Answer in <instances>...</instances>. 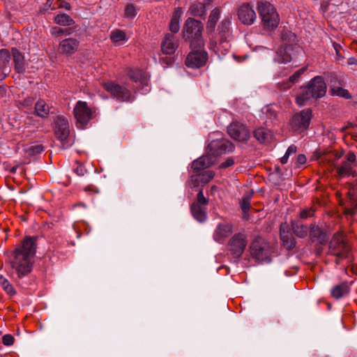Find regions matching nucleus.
I'll return each instance as SVG.
<instances>
[{
    "instance_id": "f257e3e1",
    "label": "nucleus",
    "mask_w": 357,
    "mask_h": 357,
    "mask_svg": "<svg viewBox=\"0 0 357 357\" xmlns=\"http://www.w3.org/2000/svg\"><path fill=\"white\" fill-rule=\"evenodd\" d=\"M36 252V238L26 236L17 245L10 257V275L17 282L32 271Z\"/></svg>"
},
{
    "instance_id": "f03ea898",
    "label": "nucleus",
    "mask_w": 357,
    "mask_h": 357,
    "mask_svg": "<svg viewBox=\"0 0 357 357\" xmlns=\"http://www.w3.org/2000/svg\"><path fill=\"white\" fill-rule=\"evenodd\" d=\"M326 84L321 76L312 78L306 86L301 89L296 98V103L300 106L305 105L317 98H322L326 92Z\"/></svg>"
},
{
    "instance_id": "7ed1b4c3",
    "label": "nucleus",
    "mask_w": 357,
    "mask_h": 357,
    "mask_svg": "<svg viewBox=\"0 0 357 357\" xmlns=\"http://www.w3.org/2000/svg\"><path fill=\"white\" fill-rule=\"evenodd\" d=\"M281 38L284 43V47H281L277 52L274 58L275 62L280 63H286L297 59L302 54V50L296 44V36L291 31L283 29L281 33Z\"/></svg>"
},
{
    "instance_id": "20e7f679",
    "label": "nucleus",
    "mask_w": 357,
    "mask_h": 357,
    "mask_svg": "<svg viewBox=\"0 0 357 357\" xmlns=\"http://www.w3.org/2000/svg\"><path fill=\"white\" fill-rule=\"evenodd\" d=\"M202 23L193 18H188L183 27V38L190 41L191 49L203 48L204 41L202 38Z\"/></svg>"
},
{
    "instance_id": "39448f33",
    "label": "nucleus",
    "mask_w": 357,
    "mask_h": 357,
    "mask_svg": "<svg viewBox=\"0 0 357 357\" xmlns=\"http://www.w3.org/2000/svg\"><path fill=\"white\" fill-rule=\"evenodd\" d=\"M257 10L265 30L272 31L278 27L280 23L279 15L271 3L267 1H259Z\"/></svg>"
},
{
    "instance_id": "423d86ee",
    "label": "nucleus",
    "mask_w": 357,
    "mask_h": 357,
    "mask_svg": "<svg viewBox=\"0 0 357 357\" xmlns=\"http://www.w3.org/2000/svg\"><path fill=\"white\" fill-rule=\"evenodd\" d=\"M75 118L77 120V127L84 128L88 123L93 118L95 109L82 100H79L73 109Z\"/></svg>"
},
{
    "instance_id": "0eeeda50",
    "label": "nucleus",
    "mask_w": 357,
    "mask_h": 357,
    "mask_svg": "<svg viewBox=\"0 0 357 357\" xmlns=\"http://www.w3.org/2000/svg\"><path fill=\"white\" fill-rule=\"evenodd\" d=\"M312 118V112L310 109H305L296 113L290 121L291 130L297 132L306 130L310 126Z\"/></svg>"
},
{
    "instance_id": "6e6552de",
    "label": "nucleus",
    "mask_w": 357,
    "mask_h": 357,
    "mask_svg": "<svg viewBox=\"0 0 357 357\" xmlns=\"http://www.w3.org/2000/svg\"><path fill=\"white\" fill-rule=\"evenodd\" d=\"M250 254L258 261H270V246L266 241L260 237L256 238L251 243Z\"/></svg>"
},
{
    "instance_id": "1a4fd4ad",
    "label": "nucleus",
    "mask_w": 357,
    "mask_h": 357,
    "mask_svg": "<svg viewBox=\"0 0 357 357\" xmlns=\"http://www.w3.org/2000/svg\"><path fill=\"white\" fill-rule=\"evenodd\" d=\"M329 251L331 254L340 259L347 257L349 252V247L345 242L342 233H335L329 243Z\"/></svg>"
},
{
    "instance_id": "9d476101",
    "label": "nucleus",
    "mask_w": 357,
    "mask_h": 357,
    "mask_svg": "<svg viewBox=\"0 0 357 357\" xmlns=\"http://www.w3.org/2000/svg\"><path fill=\"white\" fill-rule=\"evenodd\" d=\"M208 202V199L205 198L203 190L201 189L197 194V200L192 204L190 207L191 213L197 221L203 222L206 220Z\"/></svg>"
},
{
    "instance_id": "9b49d317",
    "label": "nucleus",
    "mask_w": 357,
    "mask_h": 357,
    "mask_svg": "<svg viewBox=\"0 0 357 357\" xmlns=\"http://www.w3.org/2000/svg\"><path fill=\"white\" fill-rule=\"evenodd\" d=\"M233 149L232 143L223 138L212 140L207 147L208 153L215 159L218 155L231 152Z\"/></svg>"
},
{
    "instance_id": "f8f14e48",
    "label": "nucleus",
    "mask_w": 357,
    "mask_h": 357,
    "mask_svg": "<svg viewBox=\"0 0 357 357\" xmlns=\"http://www.w3.org/2000/svg\"><path fill=\"white\" fill-rule=\"evenodd\" d=\"M202 48L192 49L185 59V65L190 68H199L204 66L208 59L206 52Z\"/></svg>"
},
{
    "instance_id": "ddd939ff",
    "label": "nucleus",
    "mask_w": 357,
    "mask_h": 357,
    "mask_svg": "<svg viewBox=\"0 0 357 357\" xmlns=\"http://www.w3.org/2000/svg\"><path fill=\"white\" fill-rule=\"evenodd\" d=\"M104 88L120 101L132 102L135 98V96L125 86L113 82L105 83Z\"/></svg>"
},
{
    "instance_id": "4468645a",
    "label": "nucleus",
    "mask_w": 357,
    "mask_h": 357,
    "mask_svg": "<svg viewBox=\"0 0 357 357\" xmlns=\"http://www.w3.org/2000/svg\"><path fill=\"white\" fill-rule=\"evenodd\" d=\"M128 75L130 79L139 84L141 86L139 89L141 93L145 94L150 91L149 75L146 72L135 68L130 69Z\"/></svg>"
},
{
    "instance_id": "2eb2a0df",
    "label": "nucleus",
    "mask_w": 357,
    "mask_h": 357,
    "mask_svg": "<svg viewBox=\"0 0 357 357\" xmlns=\"http://www.w3.org/2000/svg\"><path fill=\"white\" fill-rule=\"evenodd\" d=\"M227 132L229 136L235 140L245 142L250 137L248 128L239 121H233L227 128Z\"/></svg>"
},
{
    "instance_id": "dca6fc26",
    "label": "nucleus",
    "mask_w": 357,
    "mask_h": 357,
    "mask_svg": "<svg viewBox=\"0 0 357 357\" xmlns=\"http://www.w3.org/2000/svg\"><path fill=\"white\" fill-rule=\"evenodd\" d=\"M247 245L246 236L244 234L238 233L231 238L229 248V250L236 257H239L243 254Z\"/></svg>"
},
{
    "instance_id": "f3484780",
    "label": "nucleus",
    "mask_w": 357,
    "mask_h": 357,
    "mask_svg": "<svg viewBox=\"0 0 357 357\" xmlns=\"http://www.w3.org/2000/svg\"><path fill=\"white\" fill-rule=\"evenodd\" d=\"M54 132L56 137L63 142L65 145V142L67 140L69 134V123L66 117L58 116L55 121Z\"/></svg>"
},
{
    "instance_id": "a211bd4d",
    "label": "nucleus",
    "mask_w": 357,
    "mask_h": 357,
    "mask_svg": "<svg viewBox=\"0 0 357 357\" xmlns=\"http://www.w3.org/2000/svg\"><path fill=\"white\" fill-rule=\"evenodd\" d=\"M79 45V40L75 38L63 39L59 44L58 53L66 56H70L77 51Z\"/></svg>"
},
{
    "instance_id": "6ab92c4d",
    "label": "nucleus",
    "mask_w": 357,
    "mask_h": 357,
    "mask_svg": "<svg viewBox=\"0 0 357 357\" xmlns=\"http://www.w3.org/2000/svg\"><path fill=\"white\" fill-rule=\"evenodd\" d=\"M239 20L244 24L250 25L257 18L256 13L249 3H243L238 10Z\"/></svg>"
},
{
    "instance_id": "aec40b11",
    "label": "nucleus",
    "mask_w": 357,
    "mask_h": 357,
    "mask_svg": "<svg viewBox=\"0 0 357 357\" xmlns=\"http://www.w3.org/2000/svg\"><path fill=\"white\" fill-rule=\"evenodd\" d=\"M178 38L172 33H166L162 43L161 51L165 54H173L178 47Z\"/></svg>"
},
{
    "instance_id": "412c9836",
    "label": "nucleus",
    "mask_w": 357,
    "mask_h": 357,
    "mask_svg": "<svg viewBox=\"0 0 357 357\" xmlns=\"http://www.w3.org/2000/svg\"><path fill=\"white\" fill-rule=\"evenodd\" d=\"M280 239L283 245L287 249L291 250L296 245L295 238L290 233L289 225L287 222H283L280 227Z\"/></svg>"
},
{
    "instance_id": "4be33fe9",
    "label": "nucleus",
    "mask_w": 357,
    "mask_h": 357,
    "mask_svg": "<svg viewBox=\"0 0 357 357\" xmlns=\"http://www.w3.org/2000/svg\"><path fill=\"white\" fill-rule=\"evenodd\" d=\"M231 233L232 225L231 224H219L214 231L213 239L218 243H222Z\"/></svg>"
},
{
    "instance_id": "5701e85b",
    "label": "nucleus",
    "mask_w": 357,
    "mask_h": 357,
    "mask_svg": "<svg viewBox=\"0 0 357 357\" xmlns=\"http://www.w3.org/2000/svg\"><path fill=\"white\" fill-rule=\"evenodd\" d=\"M310 239L312 242H317L323 245L327 241L328 234L327 232L319 227L316 223L312 224L310 230L309 231Z\"/></svg>"
},
{
    "instance_id": "b1692460",
    "label": "nucleus",
    "mask_w": 357,
    "mask_h": 357,
    "mask_svg": "<svg viewBox=\"0 0 357 357\" xmlns=\"http://www.w3.org/2000/svg\"><path fill=\"white\" fill-rule=\"evenodd\" d=\"M10 55L8 50L2 49L0 50V81L10 72Z\"/></svg>"
},
{
    "instance_id": "393cba45",
    "label": "nucleus",
    "mask_w": 357,
    "mask_h": 357,
    "mask_svg": "<svg viewBox=\"0 0 357 357\" xmlns=\"http://www.w3.org/2000/svg\"><path fill=\"white\" fill-rule=\"evenodd\" d=\"M215 162L214 156L211 155L208 153L199 157L194 160L192 163V168L195 172H199L209 167Z\"/></svg>"
},
{
    "instance_id": "a878e982",
    "label": "nucleus",
    "mask_w": 357,
    "mask_h": 357,
    "mask_svg": "<svg viewBox=\"0 0 357 357\" xmlns=\"http://www.w3.org/2000/svg\"><path fill=\"white\" fill-rule=\"evenodd\" d=\"M13 61L15 63V70L17 73H24L27 68V63L24 60V55L17 49L12 50Z\"/></svg>"
},
{
    "instance_id": "bb28decb",
    "label": "nucleus",
    "mask_w": 357,
    "mask_h": 357,
    "mask_svg": "<svg viewBox=\"0 0 357 357\" xmlns=\"http://www.w3.org/2000/svg\"><path fill=\"white\" fill-rule=\"evenodd\" d=\"M215 173L213 171L208 170L202 174H195L191 176L190 186V188H195L199 185V183H207L213 178Z\"/></svg>"
},
{
    "instance_id": "cd10ccee",
    "label": "nucleus",
    "mask_w": 357,
    "mask_h": 357,
    "mask_svg": "<svg viewBox=\"0 0 357 357\" xmlns=\"http://www.w3.org/2000/svg\"><path fill=\"white\" fill-rule=\"evenodd\" d=\"M211 3V0H204L203 2H195L190 8L189 12L193 16L204 17L206 15V8Z\"/></svg>"
},
{
    "instance_id": "c85d7f7f",
    "label": "nucleus",
    "mask_w": 357,
    "mask_h": 357,
    "mask_svg": "<svg viewBox=\"0 0 357 357\" xmlns=\"http://www.w3.org/2000/svg\"><path fill=\"white\" fill-rule=\"evenodd\" d=\"M348 206H347V213L354 215L355 213L354 208L357 207V185H353L347 191Z\"/></svg>"
},
{
    "instance_id": "c756f323",
    "label": "nucleus",
    "mask_w": 357,
    "mask_h": 357,
    "mask_svg": "<svg viewBox=\"0 0 357 357\" xmlns=\"http://www.w3.org/2000/svg\"><path fill=\"white\" fill-rule=\"evenodd\" d=\"M291 227L293 233L298 238H303L306 237L309 233L308 227L303 225L300 220H291Z\"/></svg>"
},
{
    "instance_id": "7c9ffc66",
    "label": "nucleus",
    "mask_w": 357,
    "mask_h": 357,
    "mask_svg": "<svg viewBox=\"0 0 357 357\" xmlns=\"http://www.w3.org/2000/svg\"><path fill=\"white\" fill-rule=\"evenodd\" d=\"M254 137L260 143H266L271 139L272 133L264 128H259L255 130Z\"/></svg>"
},
{
    "instance_id": "2f4dec72",
    "label": "nucleus",
    "mask_w": 357,
    "mask_h": 357,
    "mask_svg": "<svg viewBox=\"0 0 357 357\" xmlns=\"http://www.w3.org/2000/svg\"><path fill=\"white\" fill-rule=\"evenodd\" d=\"M349 291V286L347 282H342L340 284L335 285L331 289V295L333 298L339 299L346 294Z\"/></svg>"
},
{
    "instance_id": "473e14b6",
    "label": "nucleus",
    "mask_w": 357,
    "mask_h": 357,
    "mask_svg": "<svg viewBox=\"0 0 357 357\" xmlns=\"http://www.w3.org/2000/svg\"><path fill=\"white\" fill-rule=\"evenodd\" d=\"M182 10L180 8L175 9L169 24V30L173 33H177L180 29V20Z\"/></svg>"
},
{
    "instance_id": "72a5a7b5",
    "label": "nucleus",
    "mask_w": 357,
    "mask_h": 357,
    "mask_svg": "<svg viewBox=\"0 0 357 357\" xmlns=\"http://www.w3.org/2000/svg\"><path fill=\"white\" fill-rule=\"evenodd\" d=\"M220 11L219 8H215L211 11L206 25V29L208 31L212 32L214 31L216 23L220 18Z\"/></svg>"
},
{
    "instance_id": "f704fd0d",
    "label": "nucleus",
    "mask_w": 357,
    "mask_h": 357,
    "mask_svg": "<svg viewBox=\"0 0 357 357\" xmlns=\"http://www.w3.org/2000/svg\"><path fill=\"white\" fill-rule=\"evenodd\" d=\"M35 111L38 116L46 118L50 114V107L45 100H39L35 105Z\"/></svg>"
},
{
    "instance_id": "c9c22d12",
    "label": "nucleus",
    "mask_w": 357,
    "mask_h": 357,
    "mask_svg": "<svg viewBox=\"0 0 357 357\" xmlns=\"http://www.w3.org/2000/svg\"><path fill=\"white\" fill-rule=\"evenodd\" d=\"M307 67H303L296 70L291 76L289 77V80L287 82L282 84V89H289L293 84L297 82L300 77L304 73Z\"/></svg>"
},
{
    "instance_id": "e433bc0d",
    "label": "nucleus",
    "mask_w": 357,
    "mask_h": 357,
    "mask_svg": "<svg viewBox=\"0 0 357 357\" xmlns=\"http://www.w3.org/2000/svg\"><path fill=\"white\" fill-rule=\"evenodd\" d=\"M54 22L60 26L73 25L74 20L67 14H58L54 17Z\"/></svg>"
},
{
    "instance_id": "4c0bfd02",
    "label": "nucleus",
    "mask_w": 357,
    "mask_h": 357,
    "mask_svg": "<svg viewBox=\"0 0 357 357\" xmlns=\"http://www.w3.org/2000/svg\"><path fill=\"white\" fill-rule=\"evenodd\" d=\"M73 33L71 28H60L58 26H53L50 29V33L54 38H59L62 36H69Z\"/></svg>"
},
{
    "instance_id": "58836bf2",
    "label": "nucleus",
    "mask_w": 357,
    "mask_h": 357,
    "mask_svg": "<svg viewBox=\"0 0 357 357\" xmlns=\"http://www.w3.org/2000/svg\"><path fill=\"white\" fill-rule=\"evenodd\" d=\"M337 172L340 176H350L352 174V165L349 162L343 161L337 168Z\"/></svg>"
},
{
    "instance_id": "ea45409f",
    "label": "nucleus",
    "mask_w": 357,
    "mask_h": 357,
    "mask_svg": "<svg viewBox=\"0 0 357 357\" xmlns=\"http://www.w3.org/2000/svg\"><path fill=\"white\" fill-rule=\"evenodd\" d=\"M231 25V17H227L223 19L220 24L218 26V29L220 33H222V36L226 37L227 34L229 33Z\"/></svg>"
},
{
    "instance_id": "a19ab883",
    "label": "nucleus",
    "mask_w": 357,
    "mask_h": 357,
    "mask_svg": "<svg viewBox=\"0 0 357 357\" xmlns=\"http://www.w3.org/2000/svg\"><path fill=\"white\" fill-rule=\"evenodd\" d=\"M111 40L114 43L126 42L128 40L126 33L122 30H115L111 33Z\"/></svg>"
},
{
    "instance_id": "79ce46f5",
    "label": "nucleus",
    "mask_w": 357,
    "mask_h": 357,
    "mask_svg": "<svg viewBox=\"0 0 357 357\" xmlns=\"http://www.w3.org/2000/svg\"><path fill=\"white\" fill-rule=\"evenodd\" d=\"M331 91L332 95L333 96H340L346 99H349L351 98V96L348 90L340 86H332Z\"/></svg>"
},
{
    "instance_id": "37998d69",
    "label": "nucleus",
    "mask_w": 357,
    "mask_h": 357,
    "mask_svg": "<svg viewBox=\"0 0 357 357\" xmlns=\"http://www.w3.org/2000/svg\"><path fill=\"white\" fill-rule=\"evenodd\" d=\"M0 284L3 290L9 295L13 296L15 295L16 291L13 287V286L10 283V282L5 278L1 277L0 278Z\"/></svg>"
},
{
    "instance_id": "c03bdc74",
    "label": "nucleus",
    "mask_w": 357,
    "mask_h": 357,
    "mask_svg": "<svg viewBox=\"0 0 357 357\" xmlns=\"http://www.w3.org/2000/svg\"><path fill=\"white\" fill-rule=\"evenodd\" d=\"M137 12L138 9L132 3H129L125 8L123 16L132 20L137 15Z\"/></svg>"
},
{
    "instance_id": "a18cd8bd",
    "label": "nucleus",
    "mask_w": 357,
    "mask_h": 357,
    "mask_svg": "<svg viewBox=\"0 0 357 357\" xmlns=\"http://www.w3.org/2000/svg\"><path fill=\"white\" fill-rule=\"evenodd\" d=\"M26 151L30 155H36L40 153L43 151V147L40 144H35L29 146Z\"/></svg>"
},
{
    "instance_id": "49530a36",
    "label": "nucleus",
    "mask_w": 357,
    "mask_h": 357,
    "mask_svg": "<svg viewBox=\"0 0 357 357\" xmlns=\"http://www.w3.org/2000/svg\"><path fill=\"white\" fill-rule=\"evenodd\" d=\"M314 215V211L312 208H306L301 211L300 218L303 220L307 219Z\"/></svg>"
},
{
    "instance_id": "de8ad7c7",
    "label": "nucleus",
    "mask_w": 357,
    "mask_h": 357,
    "mask_svg": "<svg viewBox=\"0 0 357 357\" xmlns=\"http://www.w3.org/2000/svg\"><path fill=\"white\" fill-rule=\"evenodd\" d=\"M266 116L267 119H269L271 122H273L278 116V114L275 111L273 110L270 107H266L264 109Z\"/></svg>"
},
{
    "instance_id": "09e8293b",
    "label": "nucleus",
    "mask_w": 357,
    "mask_h": 357,
    "mask_svg": "<svg viewBox=\"0 0 357 357\" xmlns=\"http://www.w3.org/2000/svg\"><path fill=\"white\" fill-rule=\"evenodd\" d=\"M2 342L4 345L10 346L14 342V337L11 335H5L2 337Z\"/></svg>"
},
{
    "instance_id": "8fccbe9b",
    "label": "nucleus",
    "mask_w": 357,
    "mask_h": 357,
    "mask_svg": "<svg viewBox=\"0 0 357 357\" xmlns=\"http://www.w3.org/2000/svg\"><path fill=\"white\" fill-rule=\"evenodd\" d=\"M250 201L248 198H245L241 202V207L243 213H247L250 208Z\"/></svg>"
},
{
    "instance_id": "3c124183",
    "label": "nucleus",
    "mask_w": 357,
    "mask_h": 357,
    "mask_svg": "<svg viewBox=\"0 0 357 357\" xmlns=\"http://www.w3.org/2000/svg\"><path fill=\"white\" fill-rule=\"evenodd\" d=\"M234 164V160L232 158H227L224 162H222L220 167V168H227L232 166Z\"/></svg>"
},
{
    "instance_id": "603ef678",
    "label": "nucleus",
    "mask_w": 357,
    "mask_h": 357,
    "mask_svg": "<svg viewBox=\"0 0 357 357\" xmlns=\"http://www.w3.org/2000/svg\"><path fill=\"white\" fill-rule=\"evenodd\" d=\"M307 158L306 156L303 154H299L297 156L296 159V165L297 167H299L300 165H304L306 162Z\"/></svg>"
},
{
    "instance_id": "864d4df0",
    "label": "nucleus",
    "mask_w": 357,
    "mask_h": 357,
    "mask_svg": "<svg viewBox=\"0 0 357 357\" xmlns=\"http://www.w3.org/2000/svg\"><path fill=\"white\" fill-rule=\"evenodd\" d=\"M344 161L349 162H350V164L352 165L356 161V155L351 152L349 153L346 155V160H344Z\"/></svg>"
},
{
    "instance_id": "5fc2aeb1",
    "label": "nucleus",
    "mask_w": 357,
    "mask_h": 357,
    "mask_svg": "<svg viewBox=\"0 0 357 357\" xmlns=\"http://www.w3.org/2000/svg\"><path fill=\"white\" fill-rule=\"evenodd\" d=\"M59 8H65L66 10H70L71 6H70V4L68 2H66V1L59 0Z\"/></svg>"
},
{
    "instance_id": "6e6d98bb",
    "label": "nucleus",
    "mask_w": 357,
    "mask_h": 357,
    "mask_svg": "<svg viewBox=\"0 0 357 357\" xmlns=\"http://www.w3.org/2000/svg\"><path fill=\"white\" fill-rule=\"evenodd\" d=\"M54 0H47L45 4V10H54L55 7L53 6Z\"/></svg>"
},
{
    "instance_id": "4d7b16f0",
    "label": "nucleus",
    "mask_w": 357,
    "mask_h": 357,
    "mask_svg": "<svg viewBox=\"0 0 357 357\" xmlns=\"http://www.w3.org/2000/svg\"><path fill=\"white\" fill-rule=\"evenodd\" d=\"M75 172L77 173V175L79 176H83L86 172L85 169L84 168V167H82V165L80 166H78L75 169Z\"/></svg>"
},
{
    "instance_id": "13d9d810",
    "label": "nucleus",
    "mask_w": 357,
    "mask_h": 357,
    "mask_svg": "<svg viewBox=\"0 0 357 357\" xmlns=\"http://www.w3.org/2000/svg\"><path fill=\"white\" fill-rule=\"evenodd\" d=\"M296 150H297L296 146L294 144H291L288 147L287 151L289 152L291 155V154L295 153L296 152Z\"/></svg>"
},
{
    "instance_id": "bf43d9fd",
    "label": "nucleus",
    "mask_w": 357,
    "mask_h": 357,
    "mask_svg": "<svg viewBox=\"0 0 357 357\" xmlns=\"http://www.w3.org/2000/svg\"><path fill=\"white\" fill-rule=\"evenodd\" d=\"M32 103H33V100L31 98H28V99H26L24 100L23 105L26 107H29V106L31 105Z\"/></svg>"
},
{
    "instance_id": "052dcab7",
    "label": "nucleus",
    "mask_w": 357,
    "mask_h": 357,
    "mask_svg": "<svg viewBox=\"0 0 357 357\" xmlns=\"http://www.w3.org/2000/svg\"><path fill=\"white\" fill-rule=\"evenodd\" d=\"M288 158H289V157H287L286 155H284V156L280 158L281 163L286 164L288 161Z\"/></svg>"
},
{
    "instance_id": "680f3d73",
    "label": "nucleus",
    "mask_w": 357,
    "mask_h": 357,
    "mask_svg": "<svg viewBox=\"0 0 357 357\" xmlns=\"http://www.w3.org/2000/svg\"><path fill=\"white\" fill-rule=\"evenodd\" d=\"M221 45V44H220L218 46H217L216 45L212 47H210L211 49H213L214 50V52H217L220 50V46Z\"/></svg>"
},
{
    "instance_id": "e2e57ef3",
    "label": "nucleus",
    "mask_w": 357,
    "mask_h": 357,
    "mask_svg": "<svg viewBox=\"0 0 357 357\" xmlns=\"http://www.w3.org/2000/svg\"><path fill=\"white\" fill-rule=\"evenodd\" d=\"M349 64H357V62H356V60L355 59L351 58V59H349Z\"/></svg>"
},
{
    "instance_id": "0e129e2a",
    "label": "nucleus",
    "mask_w": 357,
    "mask_h": 357,
    "mask_svg": "<svg viewBox=\"0 0 357 357\" xmlns=\"http://www.w3.org/2000/svg\"><path fill=\"white\" fill-rule=\"evenodd\" d=\"M287 155V157H289V155H291L289 152L286 151L285 154Z\"/></svg>"
},
{
    "instance_id": "69168bd1",
    "label": "nucleus",
    "mask_w": 357,
    "mask_h": 357,
    "mask_svg": "<svg viewBox=\"0 0 357 357\" xmlns=\"http://www.w3.org/2000/svg\"><path fill=\"white\" fill-rule=\"evenodd\" d=\"M225 46H226L225 48H227V46H229V45L227 43H226Z\"/></svg>"
}]
</instances>
